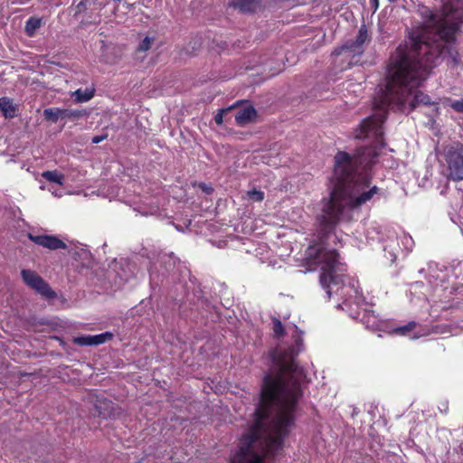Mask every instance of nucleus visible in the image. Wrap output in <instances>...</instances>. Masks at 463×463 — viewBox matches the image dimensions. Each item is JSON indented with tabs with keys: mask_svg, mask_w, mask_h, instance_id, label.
<instances>
[{
	"mask_svg": "<svg viewBox=\"0 0 463 463\" xmlns=\"http://www.w3.org/2000/svg\"><path fill=\"white\" fill-rule=\"evenodd\" d=\"M427 29L411 39V46L400 45L391 56L387 82L374 98L373 114L364 118L354 130L355 139H370L371 145L361 146L351 156L339 151L335 156L330 194H375L378 187L369 190L368 169L376 162L379 150L384 146L383 124L387 109L411 112L419 105L431 104L430 98L418 90L431 70L442 59L458 63L454 48L455 33L463 19V0H449L438 13L419 6Z\"/></svg>",
	"mask_w": 463,
	"mask_h": 463,
	"instance_id": "f257e3e1",
	"label": "nucleus"
},
{
	"mask_svg": "<svg viewBox=\"0 0 463 463\" xmlns=\"http://www.w3.org/2000/svg\"><path fill=\"white\" fill-rule=\"evenodd\" d=\"M371 41L368 30L365 24H363L355 39L346 41L342 46L335 48L332 54L335 56L344 55L346 59H351L350 63L355 64L359 57L364 52V46Z\"/></svg>",
	"mask_w": 463,
	"mask_h": 463,
	"instance_id": "f03ea898",
	"label": "nucleus"
},
{
	"mask_svg": "<svg viewBox=\"0 0 463 463\" xmlns=\"http://www.w3.org/2000/svg\"><path fill=\"white\" fill-rule=\"evenodd\" d=\"M445 160L448 165V177L454 181L463 180V145L455 143L445 150Z\"/></svg>",
	"mask_w": 463,
	"mask_h": 463,
	"instance_id": "7ed1b4c3",
	"label": "nucleus"
},
{
	"mask_svg": "<svg viewBox=\"0 0 463 463\" xmlns=\"http://www.w3.org/2000/svg\"><path fill=\"white\" fill-rule=\"evenodd\" d=\"M21 276L24 282L35 290L38 294L46 299H54L57 294L52 289L50 285L35 271L31 269H23Z\"/></svg>",
	"mask_w": 463,
	"mask_h": 463,
	"instance_id": "20e7f679",
	"label": "nucleus"
},
{
	"mask_svg": "<svg viewBox=\"0 0 463 463\" xmlns=\"http://www.w3.org/2000/svg\"><path fill=\"white\" fill-rule=\"evenodd\" d=\"M44 118L56 123L59 119H78L87 116L84 109H61L58 108H49L43 110Z\"/></svg>",
	"mask_w": 463,
	"mask_h": 463,
	"instance_id": "39448f33",
	"label": "nucleus"
},
{
	"mask_svg": "<svg viewBox=\"0 0 463 463\" xmlns=\"http://www.w3.org/2000/svg\"><path fill=\"white\" fill-rule=\"evenodd\" d=\"M28 238L35 244L52 250L67 248L65 242L53 235H33L32 233H28Z\"/></svg>",
	"mask_w": 463,
	"mask_h": 463,
	"instance_id": "423d86ee",
	"label": "nucleus"
},
{
	"mask_svg": "<svg viewBox=\"0 0 463 463\" xmlns=\"http://www.w3.org/2000/svg\"><path fill=\"white\" fill-rule=\"evenodd\" d=\"M113 338V334L105 332L96 335H81L73 338V343L80 346H94L103 344Z\"/></svg>",
	"mask_w": 463,
	"mask_h": 463,
	"instance_id": "0eeeda50",
	"label": "nucleus"
},
{
	"mask_svg": "<svg viewBox=\"0 0 463 463\" xmlns=\"http://www.w3.org/2000/svg\"><path fill=\"white\" fill-rule=\"evenodd\" d=\"M257 118V111L252 106H246L238 110L235 115V121L238 126L244 127L251 123Z\"/></svg>",
	"mask_w": 463,
	"mask_h": 463,
	"instance_id": "6e6552de",
	"label": "nucleus"
},
{
	"mask_svg": "<svg viewBox=\"0 0 463 463\" xmlns=\"http://www.w3.org/2000/svg\"><path fill=\"white\" fill-rule=\"evenodd\" d=\"M0 110L5 118H14L17 116L18 107L12 99L2 97L0 98Z\"/></svg>",
	"mask_w": 463,
	"mask_h": 463,
	"instance_id": "1a4fd4ad",
	"label": "nucleus"
},
{
	"mask_svg": "<svg viewBox=\"0 0 463 463\" xmlns=\"http://www.w3.org/2000/svg\"><path fill=\"white\" fill-rule=\"evenodd\" d=\"M258 5L257 0H235L231 4V6L240 10L241 13H253Z\"/></svg>",
	"mask_w": 463,
	"mask_h": 463,
	"instance_id": "9d476101",
	"label": "nucleus"
},
{
	"mask_svg": "<svg viewBox=\"0 0 463 463\" xmlns=\"http://www.w3.org/2000/svg\"><path fill=\"white\" fill-rule=\"evenodd\" d=\"M96 409L99 411V415L102 418H114L118 414L117 408L111 402H103L96 405Z\"/></svg>",
	"mask_w": 463,
	"mask_h": 463,
	"instance_id": "9b49d317",
	"label": "nucleus"
},
{
	"mask_svg": "<svg viewBox=\"0 0 463 463\" xmlns=\"http://www.w3.org/2000/svg\"><path fill=\"white\" fill-rule=\"evenodd\" d=\"M94 96V90L85 89L82 90L79 89L71 93V97L75 99L78 103L87 102Z\"/></svg>",
	"mask_w": 463,
	"mask_h": 463,
	"instance_id": "f8f14e48",
	"label": "nucleus"
},
{
	"mask_svg": "<svg viewBox=\"0 0 463 463\" xmlns=\"http://www.w3.org/2000/svg\"><path fill=\"white\" fill-rule=\"evenodd\" d=\"M42 25V19L36 17H30L25 24L24 32L25 33L32 37L37 29H39Z\"/></svg>",
	"mask_w": 463,
	"mask_h": 463,
	"instance_id": "ddd939ff",
	"label": "nucleus"
},
{
	"mask_svg": "<svg viewBox=\"0 0 463 463\" xmlns=\"http://www.w3.org/2000/svg\"><path fill=\"white\" fill-rule=\"evenodd\" d=\"M42 176L49 182L56 183L61 185L63 184L64 175L57 170L44 171Z\"/></svg>",
	"mask_w": 463,
	"mask_h": 463,
	"instance_id": "4468645a",
	"label": "nucleus"
},
{
	"mask_svg": "<svg viewBox=\"0 0 463 463\" xmlns=\"http://www.w3.org/2000/svg\"><path fill=\"white\" fill-rule=\"evenodd\" d=\"M271 321H272L273 336L277 339H279L280 337L284 336L285 335V328H284V326L282 325L281 321L275 317H273L271 318Z\"/></svg>",
	"mask_w": 463,
	"mask_h": 463,
	"instance_id": "2eb2a0df",
	"label": "nucleus"
},
{
	"mask_svg": "<svg viewBox=\"0 0 463 463\" xmlns=\"http://www.w3.org/2000/svg\"><path fill=\"white\" fill-rule=\"evenodd\" d=\"M416 326V323L414 321L409 322L407 325L399 326L393 330L395 334L406 335L410 332H411Z\"/></svg>",
	"mask_w": 463,
	"mask_h": 463,
	"instance_id": "dca6fc26",
	"label": "nucleus"
},
{
	"mask_svg": "<svg viewBox=\"0 0 463 463\" xmlns=\"http://www.w3.org/2000/svg\"><path fill=\"white\" fill-rule=\"evenodd\" d=\"M154 42L153 38L146 37L138 45L137 51L139 52H146L149 50L152 46V43Z\"/></svg>",
	"mask_w": 463,
	"mask_h": 463,
	"instance_id": "f3484780",
	"label": "nucleus"
},
{
	"mask_svg": "<svg viewBox=\"0 0 463 463\" xmlns=\"http://www.w3.org/2000/svg\"><path fill=\"white\" fill-rule=\"evenodd\" d=\"M248 196L252 201L261 202L264 199V193L261 191L253 189V190H250L248 192Z\"/></svg>",
	"mask_w": 463,
	"mask_h": 463,
	"instance_id": "a211bd4d",
	"label": "nucleus"
},
{
	"mask_svg": "<svg viewBox=\"0 0 463 463\" xmlns=\"http://www.w3.org/2000/svg\"><path fill=\"white\" fill-rule=\"evenodd\" d=\"M232 108L220 109L219 112L214 116V121L217 125L223 123V114L230 111Z\"/></svg>",
	"mask_w": 463,
	"mask_h": 463,
	"instance_id": "6ab92c4d",
	"label": "nucleus"
},
{
	"mask_svg": "<svg viewBox=\"0 0 463 463\" xmlns=\"http://www.w3.org/2000/svg\"><path fill=\"white\" fill-rule=\"evenodd\" d=\"M449 106L457 112L463 113V98L459 100H452Z\"/></svg>",
	"mask_w": 463,
	"mask_h": 463,
	"instance_id": "aec40b11",
	"label": "nucleus"
},
{
	"mask_svg": "<svg viewBox=\"0 0 463 463\" xmlns=\"http://www.w3.org/2000/svg\"><path fill=\"white\" fill-rule=\"evenodd\" d=\"M106 137H107L106 135L105 136H95L92 138V143L99 144V142L103 141Z\"/></svg>",
	"mask_w": 463,
	"mask_h": 463,
	"instance_id": "412c9836",
	"label": "nucleus"
},
{
	"mask_svg": "<svg viewBox=\"0 0 463 463\" xmlns=\"http://www.w3.org/2000/svg\"><path fill=\"white\" fill-rule=\"evenodd\" d=\"M201 187L203 191H205L207 194H211L213 192L212 187H207L204 184H201Z\"/></svg>",
	"mask_w": 463,
	"mask_h": 463,
	"instance_id": "4be33fe9",
	"label": "nucleus"
},
{
	"mask_svg": "<svg viewBox=\"0 0 463 463\" xmlns=\"http://www.w3.org/2000/svg\"><path fill=\"white\" fill-rule=\"evenodd\" d=\"M231 463H265V461H232Z\"/></svg>",
	"mask_w": 463,
	"mask_h": 463,
	"instance_id": "5701e85b",
	"label": "nucleus"
},
{
	"mask_svg": "<svg viewBox=\"0 0 463 463\" xmlns=\"http://www.w3.org/2000/svg\"><path fill=\"white\" fill-rule=\"evenodd\" d=\"M371 2L374 5L375 9L378 8V0H371Z\"/></svg>",
	"mask_w": 463,
	"mask_h": 463,
	"instance_id": "b1692460",
	"label": "nucleus"
},
{
	"mask_svg": "<svg viewBox=\"0 0 463 463\" xmlns=\"http://www.w3.org/2000/svg\"><path fill=\"white\" fill-rule=\"evenodd\" d=\"M326 294H327L328 298H330V296H331V290H330V289H327V290H326Z\"/></svg>",
	"mask_w": 463,
	"mask_h": 463,
	"instance_id": "393cba45",
	"label": "nucleus"
},
{
	"mask_svg": "<svg viewBox=\"0 0 463 463\" xmlns=\"http://www.w3.org/2000/svg\"><path fill=\"white\" fill-rule=\"evenodd\" d=\"M84 5V1L82 0L80 4H79V6H82Z\"/></svg>",
	"mask_w": 463,
	"mask_h": 463,
	"instance_id": "a878e982",
	"label": "nucleus"
},
{
	"mask_svg": "<svg viewBox=\"0 0 463 463\" xmlns=\"http://www.w3.org/2000/svg\"><path fill=\"white\" fill-rule=\"evenodd\" d=\"M391 3L396 2L397 0H388Z\"/></svg>",
	"mask_w": 463,
	"mask_h": 463,
	"instance_id": "bb28decb",
	"label": "nucleus"
}]
</instances>
